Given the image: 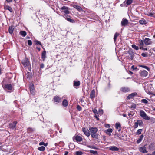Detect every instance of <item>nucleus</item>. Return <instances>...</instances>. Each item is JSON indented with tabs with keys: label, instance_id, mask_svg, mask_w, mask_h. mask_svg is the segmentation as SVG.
<instances>
[{
	"label": "nucleus",
	"instance_id": "obj_1",
	"mask_svg": "<svg viewBox=\"0 0 155 155\" xmlns=\"http://www.w3.org/2000/svg\"><path fill=\"white\" fill-rule=\"evenodd\" d=\"M89 130L90 132V134L92 138L98 139V134L97 133L98 131V129L96 127H91L89 128Z\"/></svg>",
	"mask_w": 155,
	"mask_h": 155
},
{
	"label": "nucleus",
	"instance_id": "obj_2",
	"mask_svg": "<svg viewBox=\"0 0 155 155\" xmlns=\"http://www.w3.org/2000/svg\"><path fill=\"white\" fill-rule=\"evenodd\" d=\"M21 63L25 67H28L30 66V64L28 58L25 57L21 61Z\"/></svg>",
	"mask_w": 155,
	"mask_h": 155
},
{
	"label": "nucleus",
	"instance_id": "obj_3",
	"mask_svg": "<svg viewBox=\"0 0 155 155\" xmlns=\"http://www.w3.org/2000/svg\"><path fill=\"white\" fill-rule=\"evenodd\" d=\"M62 98H60L59 96L56 95L54 96L52 99V101L54 103L58 104L61 101Z\"/></svg>",
	"mask_w": 155,
	"mask_h": 155
},
{
	"label": "nucleus",
	"instance_id": "obj_4",
	"mask_svg": "<svg viewBox=\"0 0 155 155\" xmlns=\"http://www.w3.org/2000/svg\"><path fill=\"white\" fill-rule=\"evenodd\" d=\"M60 9L61 10V12L64 13L65 14H70V12L69 11V8L66 6H62Z\"/></svg>",
	"mask_w": 155,
	"mask_h": 155
},
{
	"label": "nucleus",
	"instance_id": "obj_5",
	"mask_svg": "<svg viewBox=\"0 0 155 155\" xmlns=\"http://www.w3.org/2000/svg\"><path fill=\"white\" fill-rule=\"evenodd\" d=\"M2 86L5 90H11L12 88V85L11 84H2Z\"/></svg>",
	"mask_w": 155,
	"mask_h": 155
},
{
	"label": "nucleus",
	"instance_id": "obj_6",
	"mask_svg": "<svg viewBox=\"0 0 155 155\" xmlns=\"http://www.w3.org/2000/svg\"><path fill=\"white\" fill-rule=\"evenodd\" d=\"M140 76L143 78L146 77L148 74V72L145 70L140 71Z\"/></svg>",
	"mask_w": 155,
	"mask_h": 155
},
{
	"label": "nucleus",
	"instance_id": "obj_7",
	"mask_svg": "<svg viewBox=\"0 0 155 155\" xmlns=\"http://www.w3.org/2000/svg\"><path fill=\"white\" fill-rule=\"evenodd\" d=\"M82 130L85 135L87 136L88 137L90 136V131L84 127L82 128Z\"/></svg>",
	"mask_w": 155,
	"mask_h": 155
},
{
	"label": "nucleus",
	"instance_id": "obj_8",
	"mask_svg": "<svg viewBox=\"0 0 155 155\" xmlns=\"http://www.w3.org/2000/svg\"><path fill=\"white\" fill-rule=\"evenodd\" d=\"M128 23V20L124 18L121 22V25L122 26H125L127 25Z\"/></svg>",
	"mask_w": 155,
	"mask_h": 155
},
{
	"label": "nucleus",
	"instance_id": "obj_9",
	"mask_svg": "<svg viewBox=\"0 0 155 155\" xmlns=\"http://www.w3.org/2000/svg\"><path fill=\"white\" fill-rule=\"evenodd\" d=\"M17 122L16 121H14L13 123L9 124V128L13 129L15 128Z\"/></svg>",
	"mask_w": 155,
	"mask_h": 155
},
{
	"label": "nucleus",
	"instance_id": "obj_10",
	"mask_svg": "<svg viewBox=\"0 0 155 155\" xmlns=\"http://www.w3.org/2000/svg\"><path fill=\"white\" fill-rule=\"evenodd\" d=\"M73 139L74 140V139H75L76 141L78 142H81L82 140V138L81 137L77 135L76 136H74L73 137Z\"/></svg>",
	"mask_w": 155,
	"mask_h": 155
},
{
	"label": "nucleus",
	"instance_id": "obj_11",
	"mask_svg": "<svg viewBox=\"0 0 155 155\" xmlns=\"http://www.w3.org/2000/svg\"><path fill=\"white\" fill-rule=\"evenodd\" d=\"M120 90L123 92L127 93L130 91V89L127 87H123L121 88Z\"/></svg>",
	"mask_w": 155,
	"mask_h": 155
},
{
	"label": "nucleus",
	"instance_id": "obj_12",
	"mask_svg": "<svg viewBox=\"0 0 155 155\" xmlns=\"http://www.w3.org/2000/svg\"><path fill=\"white\" fill-rule=\"evenodd\" d=\"M137 95V93L136 92L133 93L128 96L127 98V100H130L131 98H133L135 96Z\"/></svg>",
	"mask_w": 155,
	"mask_h": 155
},
{
	"label": "nucleus",
	"instance_id": "obj_13",
	"mask_svg": "<svg viewBox=\"0 0 155 155\" xmlns=\"http://www.w3.org/2000/svg\"><path fill=\"white\" fill-rule=\"evenodd\" d=\"M133 0H125L123 3V4L125 5L126 7L128 6L132 3Z\"/></svg>",
	"mask_w": 155,
	"mask_h": 155
},
{
	"label": "nucleus",
	"instance_id": "obj_14",
	"mask_svg": "<svg viewBox=\"0 0 155 155\" xmlns=\"http://www.w3.org/2000/svg\"><path fill=\"white\" fill-rule=\"evenodd\" d=\"M139 150L143 153H147V151L146 150L145 145L143 147H140L139 148Z\"/></svg>",
	"mask_w": 155,
	"mask_h": 155
},
{
	"label": "nucleus",
	"instance_id": "obj_15",
	"mask_svg": "<svg viewBox=\"0 0 155 155\" xmlns=\"http://www.w3.org/2000/svg\"><path fill=\"white\" fill-rule=\"evenodd\" d=\"M144 42L146 45H149L151 44L152 41L150 39L146 38L144 40Z\"/></svg>",
	"mask_w": 155,
	"mask_h": 155
},
{
	"label": "nucleus",
	"instance_id": "obj_16",
	"mask_svg": "<svg viewBox=\"0 0 155 155\" xmlns=\"http://www.w3.org/2000/svg\"><path fill=\"white\" fill-rule=\"evenodd\" d=\"M95 91L94 90H93L91 91L90 94V98L93 99L95 97Z\"/></svg>",
	"mask_w": 155,
	"mask_h": 155
},
{
	"label": "nucleus",
	"instance_id": "obj_17",
	"mask_svg": "<svg viewBox=\"0 0 155 155\" xmlns=\"http://www.w3.org/2000/svg\"><path fill=\"white\" fill-rule=\"evenodd\" d=\"M109 148L110 150L112 151H118L119 150L118 148L116 147L115 146H110L109 147Z\"/></svg>",
	"mask_w": 155,
	"mask_h": 155
},
{
	"label": "nucleus",
	"instance_id": "obj_18",
	"mask_svg": "<svg viewBox=\"0 0 155 155\" xmlns=\"http://www.w3.org/2000/svg\"><path fill=\"white\" fill-rule=\"evenodd\" d=\"M47 57L46 56V52L45 50L43 52H42L41 54V58L43 61H45V58Z\"/></svg>",
	"mask_w": 155,
	"mask_h": 155
},
{
	"label": "nucleus",
	"instance_id": "obj_19",
	"mask_svg": "<svg viewBox=\"0 0 155 155\" xmlns=\"http://www.w3.org/2000/svg\"><path fill=\"white\" fill-rule=\"evenodd\" d=\"M73 7L77 9L78 11L80 12L81 11H82V9L81 7L78 5H73Z\"/></svg>",
	"mask_w": 155,
	"mask_h": 155
},
{
	"label": "nucleus",
	"instance_id": "obj_20",
	"mask_svg": "<svg viewBox=\"0 0 155 155\" xmlns=\"http://www.w3.org/2000/svg\"><path fill=\"white\" fill-rule=\"evenodd\" d=\"M62 105L64 107H67L68 105V102L67 100L64 99L63 100Z\"/></svg>",
	"mask_w": 155,
	"mask_h": 155
},
{
	"label": "nucleus",
	"instance_id": "obj_21",
	"mask_svg": "<svg viewBox=\"0 0 155 155\" xmlns=\"http://www.w3.org/2000/svg\"><path fill=\"white\" fill-rule=\"evenodd\" d=\"M14 29V28L13 26H10L9 27V28H8L9 33L11 34H12L13 33Z\"/></svg>",
	"mask_w": 155,
	"mask_h": 155
},
{
	"label": "nucleus",
	"instance_id": "obj_22",
	"mask_svg": "<svg viewBox=\"0 0 155 155\" xmlns=\"http://www.w3.org/2000/svg\"><path fill=\"white\" fill-rule=\"evenodd\" d=\"M144 119L146 120H150L151 121L155 119L154 118L151 117L150 118V117L148 116L147 115V114L146 115V116H144L143 117Z\"/></svg>",
	"mask_w": 155,
	"mask_h": 155
},
{
	"label": "nucleus",
	"instance_id": "obj_23",
	"mask_svg": "<svg viewBox=\"0 0 155 155\" xmlns=\"http://www.w3.org/2000/svg\"><path fill=\"white\" fill-rule=\"evenodd\" d=\"M144 137V135L143 134L141 135L139 137V138L138 140L136 142V143L137 144L139 143L142 140Z\"/></svg>",
	"mask_w": 155,
	"mask_h": 155
},
{
	"label": "nucleus",
	"instance_id": "obj_24",
	"mask_svg": "<svg viewBox=\"0 0 155 155\" xmlns=\"http://www.w3.org/2000/svg\"><path fill=\"white\" fill-rule=\"evenodd\" d=\"M128 53L130 56L129 58L131 60H133L134 56V53L132 51H129L128 52Z\"/></svg>",
	"mask_w": 155,
	"mask_h": 155
},
{
	"label": "nucleus",
	"instance_id": "obj_25",
	"mask_svg": "<svg viewBox=\"0 0 155 155\" xmlns=\"http://www.w3.org/2000/svg\"><path fill=\"white\" fill-rule=\"evenodd\" d=\"M4 9H5L8 10L11 12H13V10L12 9V8L9 6H8V5L5 6H4Z\"/></svg>",
	"mask_w": 155,
	"mask_h": 155
},
{
	"label": "nucleus",
	"instance_id": "obj_26",
	"mask_svg": "<svg viewBox=\"0 0 155 155\" xmlns=\"http://www.w3.org/2000/svg\"><path fill=\"white\" fill-rule=\"evenodd\" d=\"M120 35V34L117 32H116L114 35V43H116V40L117 39V38L118 36Z\"/></svg>",
	"mask_w": 155,
	"mask_h": 155
},
{
	"label": "nucleus",
	"instance_id": "obj_27",
	"mask_svg": "<svg viewBox=\"0 0 155 155\" xmlns=\"http://www.w3.org/2000/svg\"><path fill=\"white\" fill-rule=\"evenodd\" d=\"M139 22L140 24L142 25H145L147 24L146 20L143 18H142L141 20H139Z\"/></svg>",
	"mask_w": 155,
	"mask_h": 155
},
{
	"label": "nucleus",
	"instance_id": "obj_28",
	"mask_svg": "<svg viewBox=\"0 0 155 155\" xmlns=\"http://www.w3.org/2000/svg\"><path fill=\"white\" fill-rule=\"evenodd\" d=\"M26 77L27 78L31 79L32 77V74L31 73L28 72L26 74Z\"/></svg>",
	"mask_w": 155,
	"mask_h": 155
},
{
	"label": "nucleus",
	"instance_id": "obj_29",
	"mask_svg": "<svg viewBox=\"0 0 155 155\" xmlns=\"http://www.w3.org/2000/svg\"><path fill=\"white\" fill-rule=\"evenodd\" d=\"M73 85L74 86L78 87L79 86L80 84V81H74L73 83Z\"/></svg>",
	"mask_w": 155,
	"mask_h": 155
},
{
	"label": "nucleus",
	"instance_id": "obj_30",
	"mask_svg": "<svg viewBox=\"0 0 155 155\" xmlns=\"http://www.w3.org/2000/svg\"><path fill=\"white\" fill-rule=\"evenodd\" d=\"M67 21L71 23H74L75 22V21L73 19H72L69 18H66V19Z\"/></svg>",
	"mask_w": 155,
	"mask_h": 155
},
{
	"label": "nucleus",
	"instance_id": "obj_31",
	"mask_svg": "<svg viewBox=\"0 0 155 155\" xmlns=\"http://www.w3.org/2000/svg\"><path fill=\"white\" fill-rule=\"evenodd\" d=\"M89 152L93 154L92 155H99L98 153V152L97 151H94L92 150H90L89 151Z\"/></svg>",
	"mask_w": 155,
	"mask_h": 155
},
{
	"label": "nucleus",
	"instance_id": "obj_32",
	"mask_svg": "<svg viewBox=\"0 0 155 155\" xmlns=\"http://www.w3.org/2000/svg\"><path fill=\"white\" fill-rule=\"evenodd\" d=\"M140 114L141 117H143L144 116H146V114L144 111L143 110H140Z\"/></svg>",
	"mask_w": 155,
	"mask_h": 155
},
{
	"label": "nucleus",
	"instance_id": "obj_33",
	"mask_svg": "<svg viewBox=\"0 0 155 155\" xmlns=\"http://www.w3.org/2000/svg\"><path fill=\"white\" fill-rule=\"evenodd\" d=\"M113 131V130L111 128H109L106 131V133L108 134L110 136L111 135V134H110Z\"/></svg>",
	"mask_w": 155,
	"mask_h": 155
},
{
	"label": "nucleus",
	"instance_id": "obj_34",
	"mask_svg": "<svg viewBox=\"0 0 155 155\" xmlns=\"http://www.w3.org/2000/svg\"><path fill=\"white\" fill-rule=\"evenodd\" d=\"M20 34L22 35L23 37L27 35V33L26 31H20Z\"/></svg>",
	"mask_w": 155,
	"mask_h": 155
},
{
	"label": "nucleus",
	"instance_id": "obj_35",
	"mask_svg": "<svg viewBox=\"0 0 155 155\" xmlns=\"http://www.w3.org/2000/svg\"><path fill=\"white\" fill-rule=\"evenodd\" d=\"M137 123L140 126H142L143 125V122L141 120H137Z\"/></svg>",
	"mask_w": 155,
	"mask_h": 155
},
{
	"label": "nucleus",
	"instance_id": "obj_36",
	"mask_svg": "<svg viewBox=\"0 0 155 155\" xmlns=\"http://www.w3.org/2000/svg\"><path fill=\"white\" fill-rule=\"evenodd\" d=\"M35 44L36 45H41V46L42 47V45L40 41H39L37 40H36L35 41Z\"/></svg>",
	"mask_w": 155,
	"mask_h": 155
},
{
	"label": "nucleus",
	"instance_id": "obj_37",
	"mask_svg": "<svg viewBox=\"0 0 155 155\" xmlns=\"http://www.w3.org/2000/svg\"><path fill=\"white\" fill-rule=\"evenodd\" d=\"M121 127V125L120 123H116L115 124V128L117 129L118 128Z\"/></svg>",
	"mask_w": 155,
	"mask_h": 155
},
{
	"label": "nucleus",
	"instance_id": "obj_38",
	"mask_svg": "<svg viewBox=\"0 0 155 155\" xmlns=\"http://www.w3.org/2000/svg\"><path fill=\"white\" fill-rule=\"evenodd\" d=\"M45 149V147L44 146H41L38 148V149L40 151H44Z\"/></svg>",
	"mask_w": 155,
	"mask_h": 155
},
{
	"label": "nucleus",
	"instance_id": "obj_39",
	"mask_svg": "<svg viewBox=\"0 0 155 155\" xmlns=\"http://www.w3.org/2000/svg\"><path fill=\"white\" fill-rule=\"evenodd\" d=\"M29 88L30 90H35L34 86L33 84H31L29 85Z\"/></svg>",
	"mask_w": 155,
	"mask_h": 155
},
{
	"label": "nucleus",
	"instance_id": "obj_40",
	"mask_svg": "<svg viewBox=\"0 0 155 155\" xmlns=\"http://www.w3.org/2000/svg\"><path fill=\"white\" fill-rule=\"evenodd\" d=\"M154 147V144L151 143L149 146V149L150 150H153V148Z\"/></svg>",
	"mask_w": 155,
	"mask_h": 155
},
{
	"label": "nucleus",
	"instance_id": "obj_41",
	"mask_svg": "<svg viewBox=\"0 0 155 155\" xmlns=\"http://www.w3.org/2000/svg\"><path fill=\"white\" fill-rule=\"evenodd\" d=\"M139 66L146 69L148 71H149L150 70V69L147 66L145 65H140Z\"/></svg>",
	"mask_w": 155,
	"mask_h": 155
},
{
	"label": "nucleus",
	"instance_id": "obj_42",
	"mask_svg": "<svg viewBox=\"0 0 155 155\" xmlns=\"http://www.w3.org/2000/svg\"><path fill=\"white\" fill-rule=\"evenodd\" d=\"M69 14H64L63 15H62V16L65 19H66V18H71V16L70 15H69Z\"/></svg>",
	"mask_w": 155,
	"mask_h": 155
},
{
	"label": "nucleus",
	"instance_id": "obj_43",
	"mask_svg": "<svg viewBox=\"0 0 155 155\" xmlns=\"http://www.w3.org/2000/svg\"><path fill=\"white\" fill-rule=\"evenodd\" d=\"M76 155H82L83 153L81 151H77L75 152Z\"/></svg>",
	"mask_w": 155,
	"mask_h": 155
},
{
	"label": "nucleus",
	"instance_id": "obj_44",
	"mask_svg": "<svg viewBox=\"0 0 155 155\" xmlns=\"http://www.w3.org/2000/svg\"><path fill=\"white\" fill-rule=\"evenodd\" d=\"M132 47L134 49L137 50L139 49V47L138 46H136L135 45L133 44L132 45Z\"/></svg>",
	"mask_w": 155,
	"mask_h": 155
},
{
	"label": "nucleus",
	"instance_id": "obj_45",
	"mask_svg": "<svg viewBox=\"0 0 155 155\" xmlns=\"http://www.w3.org/2000/svg\"><path fill=\"white\" fill-rule=\"evenodd\" d=\"M139 44L140 45L143 46L144 45V40H140L139 41Z\"/></svg>",
	"mask_w": 155,
	"mask_h": 155
},
{
	"label": "nucleus",
	"instance_id": "obj_46",
	"mask_svg": "<svg viewBox=\"0 0 155 155\" xmlns=\"http://www.w3.org/2000/svg\"><path fill=\"white\" fill-rule=\"evenodd\" d=\"M34 130V129L31 128H28L27 129V131L28 133H31Z\"/></svg>",
	"mask_w": 155,
	"mask_h": 155
},
{
	"label": "nucleus",
	"instance_id": "obj_47",
	"mask_svg": "<svg viewBox=\"0 0 155 155\" xmlns=\"http://www.w3.org/2000/svg\"><path fill=\"white\" fill-rule=\"evenodd\" d=\"M86 146L90 148L94 149H97V148L95 146H90L89 145H87Z\"/></svg>",
	"mask_w": 155,
	"mask_h": 155
},
{
	"label": "nucleus",
	"instance_id": "obj_48",
	"mask_svg": "<svg viewBox=\"0 0 155 155\" xmlns=\"http://www.w3.org/2000/svg\"><path fill=\"white\" fill-rule=\"evenodd\" d=\"M142 130H143L142 129H138L137 132V134L138 135L140 134L142 131Z\"/></svg>",
	"mask_w": 155,
	"mask_h": 155
},
{
	"label": "nucleus",
	"instance_id": "obj_49",
	"mask_svg": "<svg viewBox=\"0 0 155 155\" xmlns=\"http://www.w3.org/2000/svg\"><path fill=\"white\" fill-rule=\"evenodd\" d=\"M141 102L142 103H143L145 104H147L148 103V101H147L145 99H143L141 100Z\"/></svg>",
	"mask_w": 155,
	"mask_h": 155
},
{
	"label": "nucleus",
	"instance_id": "obj_50",
	"mask_svg": "<svg viewBox=\"0 0 155 155\" xmlns=\"http://www.w3.org/2000/svg\"><path fill=\"white\" fill-rule=\"evenodd\" d=\"M92 111L95 114L97 113V111L96 109H92Z\"/></svg>",
	"mask_w": 155,
	"mask_h": 155
},
{
	"label": "nucleus",
	"instance_id": "obj_51",
	"mask_svg": "<svg viewBox=\"0 0 155 155\" xmlns=\"http://www.w3.org/2000/svg\"><path fill=\"white\" fill-rule=\"evenodd\" d=\"M77 109L79 111H81V107L79 105H78L77 107Z\"/></svg>",
	"mask_w": 155,
	"mask_h": 155
},
{
	"label": "nucleus",
	"instance_id": "obj_52",
	"mask_svg": "<svg viewBox=\"0 0 155 155\" xmlns=\"http://www.w3.org/2000/svg\"><path fill=\"white\" fill-rule=\"evenodd\" d=\"M28 44L29 46H31L32 45V42L31 40H28Z\"/></svg>",
	"mask_w": 155,
	"mask_h": 155
},
{
	"label": "nucleus",
	"instance_id": "obj_53",
	"mask_svg": "<svg viewBox=\"0 0 155 155\" xmlns=\"http://www.w3.org/2000/svg\"><path fill=\"white\" fill-rule=\"evenodd\" d=\"M98 116L99 115L98 113H97V114H95L94 115V117H95L98 120H99V119L98 117Z\"/></svg>",
	"mask_w": 155,
	"mask_h": 155
},
{
	"label": "nucleus",
	"instance_id": "obj_54",
	"mask_svg": "<svg viewBox=\"0 0 155 155\" xmlns=\"http://www.w3.org/2000/svg\"><path fill=\"white\" fill-rule=\"evenodd\" d=\"M138 124L137 122H135L134 123V129L137 128L138 126Z\"/></svg>",
	"mask_w": 155,
	"mask_h": 155
},
{
	"label": "nucleus",
	"instance_id": "obj_55",
	"mask_svg": "<svg viewBox=\"0 0 155 155\" xmlns=\"http://www.w3.org/2000/svg\"><path fill=\"white\" fill-rule=\"evenodd\" d=\"M136 107V105L135 104H133L131 106V108L135 109Z\"/></svg>",
	"mask_w": 155,
	"mask_h": 155
},
{
	"label": "nucleus",
	"instance_id": "obj_56",
	"mask_svg": "<svg viewBox=\"0 0 155 155\" xmlns=\"http://www.w3.org/2000/svg\"><path fill=\"white\" fill-rule=\"evenodd\" d=\"M147 15L149 16H150L151 17H153V14L152 13H148V14H147Z\"/></svg>",
	"mask_w": 155,
	"mask_h": 155
},
{
	"label": "nucleus",
	"instance_id": "obj_57",
	"mask_svg": "<svg viewBox=\"0 0 155 155\" xmlns=\"http://www.w3.org/2000/svg\"><path fill=\"white\" fill-rule=\"evenodd\" d=\"M31 93L32 95H34L35 94V90H30Z\"/></svg>",
	"mask_w": 155,
	"mask_h": 155
},
{
	"label": "nucleus",
	"instance_id": "obj_58",
	"mask_svg": "<svg viewBox=\"0 0 155 155\" xmlns=\"http://www.w3.org/2000/svg\"><path fill=\"white\" fill-rule=\"evenodd\" d=\"M140 49L143 50H146L147 51V48H145L143 47H140Z\"/></svg>",
	"mask_w": 155,
	"mask_h": 155
},
{
	"label": "nucleus",
	"instance_id": "obj_59",
	"mask_svg": "<svg viewBox=\"0 0 155 155\" xmlns=\"http://www.w3.org/2000/svg\"><path fill=\"white\" fill-rule=\"evenodd\" d=\"M131 69H132L133 70H135L137 69V67H135L134 65H132L131 67Z\"/></svg>",
	"mask_w": 155,
	"mask_h": 155
},
{
	"label": "nucleus",
	"instance_id": "obj_60",
	"mask_svg": "<svg viewBox=\"0 0 155 155\" xmlns=\"http://www.w3.org/2000/svg\"><path fill=\"white\" fill-rule=\"evenodd\" d=\"M141 55L143 56V57H147V54L145 53H143L142 54H141Z\"/></svg>",
	"mask_w": 155,
	"mask_h": 155
},
{
	"label": "nucleus",
	"instance_id": "obj_61",
	"mask_svg": "<svg viewBox=\"0 0 155 155\" xmlns=\"http://www.w3.org/2000/svg\"><path fill=\"white\" fill-rule=\"evenodd\" d=\"M44 67V64L43 63H42L40 64V68H43Z\"/></svg>",
	"mask_w": 155,
	"mask_h": 155
},
{
	"label": "nucleus",
	"instance_id": "obj_62",
	"mask_svg": "<svg viewBox=\"0 0 155 155\" xmlns=\"http://www.w3.org/2000/svg\"><path fill=\"white\" fill-rule=\"evenodd\" d=\"M99 114H102L103 113V111L101 110H99Z\"/></svg>",
	"mask_w": 155,
	"mask_h": 155
},
{
	"label": "nucleus",
	"instance_id": "obj_63",
	"mask_svg": "<svg viewBox=\"0 0 155 155\" xmlns=\"http://www.w3.org/2000/svg\"><path fill=\"white\" fill-rule=\"evenodd\" d=\"M44 144L45 143L43 142H41L39 143V145L40 146L42 145H44Z\"/></svg>",
	"mask_w": 155,
	"mask_h": 155
},
{
	"label": "nucleus",
	"instance_id": "obj_64",
	"mask_svg": "<svg viewBox=\"0 0 155 155\" xmlns=\"http://www.w3.org/2000/svg\"><path fill=\"white\" fill-rule=\"evenodd\" d=\"M64 155H68V152L66 151L64 152Z\"/></svg>",
	"mask_w": 155,
	"mask_h": 155
}]
</instances>
